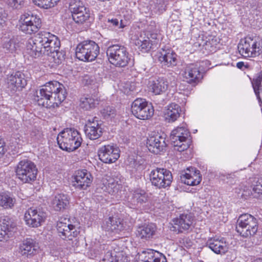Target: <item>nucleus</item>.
I'll use <instances>...</instances> for the list:
<instances>
[{"mask_svg": "<svg viewBox=\"0 0 262 262\" xmlns=\"http://www.w3.org/2000/svg\"><path fill=\"white\" fill-rule=\"evenodd\" d=\"M41 32L45 54L49 55L52 52L59 50L60 42L57 37L49 32Z\"/></svg>", "mask_w": 262, "mask_h": 262, "instance_id": "6ab92c4d", "label": "nucleus"}, {"mask_svg": "<svg viewBox=\"0 0 262 262\" xmlns=\"http://www.w3.org/2000/svg\"><path fill=\"white\" fill-rule=\"evenodd\" d=\"M261 83L262 82V72L259 74L258 77L256 78Z\"/></svg>", "mask_w": 262, "mask_h": 262, "instance_id": "6e6d98bb", "label": "nucleus"}, {"mask_svg": "<svg viewBox=\"0 0 262 262\" xmlns=\"http://www.w3.org/2000/svg\"><path fill=\"white\" fill-rule=\"evenodd\" d=\"M101 188L104 191L117 196L119 195V193L120 192L122 188L120 179L117 176L116 178L107 177L105 180H103Z\"/></svg>", "mask_w": 262, "mask_h": 262, "instance_id": "4be33fe9", "label": "nucleus"}, {"mask_svg": "<svg viewBox=\"0 0 262 262\" xmlns=\"http://www.w3.org/2000/svg\"><path fill=\"white\" fill-rule=\"evenodd\" d=\"M194 217L191 213H183L172 220L171 231L177 233L188 232L192 227Z\"/></svg>", "mask_w": 262, "mask_h": 262, "instance_id": "f8f14e48", "label": "nucleus"}, {"mask_svg": "<svg viewBox=\"0 0 262 262\" xmlns=\"http://www.w3.org/2000/svg\"><path fill=\"white\" fill-rule=\"evenodd\" d=\"M42 32L37 34L33 38H29L26 43V51L31 56L36 58L45 54Z\"/></svg>", "mask_w": 262, "mask_h": 262, "instance_id": "4468645a", "label": "nucleus"}, {"mask_svg": "<svg viewBox=\"0 0 262 262\" xmlns=\"http://www.w3.org/2000/svg\"><path fill=\"white\" fill-rule=\"evenodd\" d=\"M180 180L188 185L195 186L200 183L202 176L199 170L194 167H189L180 176Z\"/></svg>", "mask_w": 262, "mask_h": 262, "instance_id": "412c9836", "label": "nucleus"}, {"mask_svg": "<svg viewBox=\"0 0 262 262\" xmlns=\"http://www.w3.org/2000/svg\"><path fill=\"white\" fill-rule=\"evenodd\" d=\"M206 245L216 254H225L228 250V247L224 238H220L216 236L209 238Z\"/></svg>", "mask_w": 262, "mask_h": 262, "instance_id": "c85d7f7f", "label": "nucleus"}, {"mask_svg": "<svg viewBox=\"0 0 262 262\" xmlns=\"http://www.w3.org/2000/svg\"><path fill=\"white\" fill-rule=\"evenodd\" d=\"M137 262H151V261H149V259H148V257L146 260H139V261H137Z\"/></svg>", "mask_w": 262, "mask_h": 262, "instance_id": "bf43d9fd", "label": "nucleus"}, {"mask_svg": "<svg viewBox=\"0 0 262 262\" xmlns=\"http://www.w3.org/2000/svg\"><path fill=\"white\" fill-rule=\"evenodd\" d=\"M15 203V199L8 193H0V206L5 209L12 208Z\"/></svg>", "mask_w": 262, "mask_h": 262, "instance_id": "58836bf2", "label": "nucleus"}, {"mask_svg": "<svg viewBox=\"0 0 262 262\" xmlns=\"http://www.w3.org/2000/svg\"><path fill=\"white\" fill-rule=\"evenodd\" d=\"M57 229L59 236L63 239L72 240L76 237L80 233L79 228L75 225L58 222L57 224Z\"/></svg>", "mask_w": 262, "mask_h": 262, "instance_id": "aec40b11", "label": "nucleus"}, {"mask_svg": "<svg viewBox=\"0 0 262 262\" xmlns=\"http://www.w3.org/2000/svg\"><path fill=\"white\" fill-rule=\"evenodd\" d=\"M7 3L10 7L19 9L24 6L25 0H8Z\"/></svg>", "mask_w": 262, "mask_h": 262, "instance_id": "49530a36", "label": "nucleus"}, {"mask_svg": "<svg viewBox=\"0 0 262 262\" xmlns=\"http://www.w3.org/2000/svg\"><path fill=\"white\" fill-rule=\"evenodd\" d=\"M107 231L119 233L125 229L122 220L116 217H109L106 220L103 226Z\"/></svg>", "mask_w": 262, "mask_h": 262, "instance_id": "c756f323", "label": "nucleus"}, {"mask_svg": "<svg viewBox=\"0 0 262 262\" xmlns=\"http://www.w3.org/2000/svg\"><path fill=\"white\" fill-rule=\"evenodd\" d=\"M84 132L88 138L91 140H95L101 136L102 128L98 121L95 118H93L92 121L89 120L85 125Z\"/></svg>", "mask_w": 262, "mask_h": 262, "instance_id": "393cba45", "label": "nucleus"}, {"mask_svg": "<svg viewBox=\"0 0 262 262\" xmlns=\"http://www.w3.org/2000/svg\"><path fill=\"white\" fill-rule=\"evenodd\" d=\"M82 140L79 133L72 128L64 129L57 137L59 147L68 151H73L77 149L81 145Z\"/></svg>", "mask_w": 262, "mask_h": 262, "instance_id": "f03ea898", "label": "nucleus"}, {"mask_svg": "<svg viewBox=\"0 0 262 262\" xmlns=\"http://www.w3.org/2000/svg\"><path fill=\"white\" fill-rule=\"evenodd\" d=\"M170 140L174 149L180 152L186 150L191 143L190 133L184 126L177 127L171 131Z\"/></svg>", "mask_w": 262, "mask_h": 262, "instance_id": "423d86ee", "label": "nucleus"}, {"mask_svg": "<svg viewBox=\"0 0 262 262\" xmlns=\"http://www.w3.org/2000/svg\"><path fill=\"white\" fill-rule=\"evenodd\" d=\"M115 113V110L112 107L109 106L104 108L101 111L102 115L105 118L113 116Z\"/></svg>", "mask_w": 262, "mask_h": 262, "instance_id": "8fccbe9b", "label": "nucleus"}, {"mask_svg": "<svg viewBox=\"0 0 262 262\" xmlns=\"http://www.w3.org/2000/svg\"><path fill=\"white\" fill-rule=\"evenodd\" d=\"M254 262H262V259H257Z\"/></svg>", "mask_w": 262, "mask_h": 262, "instance_id": "052dcab7", "label": "nucleus"}, {"mask_svg": "<svg viewBox=\"0 0 262 262\" xmlns=\"http://www.w3.org/2000/svg\"><path fill=\"white\" fill-rule=\"evenodd\" d=\"M45 213L40 211L31 207L25 212L24 220L27 225L32 227L40 226L45 221Z\"/></svg>", "mask_w": 262, "mask_h": 262, "instance_id": "a211bd4d", "label": "nucleus"}, {"mask_svg": "<svg viewBox=\"0 0 262 262\" xmlns=\"http://www.w3.org/2000/svg\"><path fill=\"white\" fill-rule=\"evenodd\" d=\"M69 203V196L67 194L60 193L53 196L50 204L55 211H63L68 208Z\"/></svg>", "mask_w": 262, "mask_h": 262, "instance_id": "bb28decb", "label": "nucleus"}, {"mask_svg": "<svg viewBox=\"0 0 262 262\" xmlns=\"http://www.w3.org/2000/svg\"><path fill=\"white\" fill-rule=\"evenodd\" d=\"M258 229V220L253 215L245 213L241 215L237 221L236 231L244 237L254 235Z\"/></svg>", "mask_w": 262, "mask_h": 262, "instance_id": "20e7f679", "label": "nucleus"}, {"mask_svg": "<svg viewBox=\"0 0 262 262\" xmlns=\"http://www.w3.org/2000/svg\"><path fill=\"white\" fill-rule=\"evenodd\" d=\"M22 38L20 36H13L11 38H4L3 40L2 48L6 53H15L20 49Z\"/></svg>", "mask_w": 262, "mask_h": 262, "instance_id": "a878e982", "label": "nucleus"}, {"mask_svg": "<svg viewBox=\"0 0 262 262\" xmlns=\"http://www.w3.org/2000/svg\"><path fill=\"white\" fill-rule=\"evenodd\" d=\"M245 66L244 63L243 62H238L236 63V67L239 69H242V68Z\"/></svg>", "mask_w": 262, "mask_h": 262, "instance_id": "5fc2aeb1", "label": "nucleus"}, {"mask_svg": "<svg viewBox=\"0 0 262 262\" xmlns=\"http://www.w3.org/2000/svg\"><path fill=\"white\" fill-rule=\"evenodd\" d=\"M7 83L9 90L14 93L27 85V79L24 73L17 71L7 76Z\"/></svg>", "mask_w": 262, "mask_h": 262, "instance_id": "2eb2a0df", "label": "nucleus"}, {"mask_svg": "<svg viewBox=\"0 0 262 262\" xmlns=\"http://www.w3.org/2000/svg\"><path fill=\"white\" fill-rule=\"evenodd\" d=\"M16 226L7 217L0 221V241H7L12 235Z\"/></svg>", "mask_w": 262, "mask_h": 262, "instance_id": "cd10ccee", "label": "nucleus"}, {"mask_svg": "<svg viewBox=\"0 0 262 262\" xmlns=\"http://www.w3.org/2000/svg\"><path fill=\"white\" fill-rule=\"evenodd\" d=\"M184 77L189 83L199 81L203 78V74L200 71L199 65L198 63L187 65L185 69Z\"/></svg>", "mask_w": 262, "mask_h": 262, "instance_id": "b1692460", "label": "nucleus"}, {"mask_svg": "<svg viewBox=\"0 0 262 262\" xmlns=\"http://www.w3.org/2000/svg\"><path fill=\"white\" fill-rule=\"evenodd\" d=\"M253 191L259 194H262V179L258 180L254 186Z\"/></svg>", "mask_w": 262, "mask_h": 262, "instance_id": "603ef678", "label": "nucleus"}, {"mask_svg": "<svg viewBox=\"0 0 262 262\" xmlns=\"http://www.w3.org/2000/svg\"><path fill=\"white\" fill-rule=\"evenodd\" d=\"M99 51V47L95 41L85 40L77 45L76 56L81 61H92L97 58Z\"/></svg>", "mask_w": 262, "mask_h": 262, "instance_id": "39448f33", "label": "nucleus"}, {"mask_svg": "<svg viewBox=\"0 0 262 262\" xmlns=\"http://www.w3.org/2000/svg\"><path fill=\"white\" fill-rule=\"evenodd\" d=\"M48 55L49 56L51 59H53V61L55 64H59L64 60L65 54L63 52L57 50L50 53V54Z\"/></svg>", "mask_w": 262, "mask_h": 262, "instance_id": "37998d69", "label": "nucleus"}, {"mask_svg": "<svg viewBox=\"0 0 262 262\" xmlns=\"http://www.w3.org/2000/svg\"><path fill=\"white\" fill-rule=\"evenodd\" d=\"M164 174L161 179V181H163L162 182V188L169 186L172 181V176L169 170L166 169L165 170H164Z\"/></svg>", "mask_w": 262, "mask_h": 262, "instance_id": "c03bdc74", "label": "nucleus"}, {"mask_svg": "<svg viewBox=\"0 0 262 262\" xmlns=\"http://www.w3.org/2000/svg\"><path fill=\"white\" fill-rule=\"evenodd\" d=\"M156 231L154 224H144L139 226L137 230V236L141 239H148L152 237Z\"/></svg>", "mask_w": 262, "mask_h": 262, "instance_id": "f704fd0d", "label": "nucleus"}, {"mask_svg": "<svg viewBox=\"0 0 262 262\" xmlns=\"http://www.w3.org/2000/svg\"><path fill=\"white\" fill-rule=\"evenodd\" d=\"M6 14L3 9H0V27L3 26L6 19Z\"/></svg>", "mask_w": 262, "mask_h": 262, "instance_id": "864d4df0", "label": "nucleus"}, {"mask_svg": "<svg viewBox=\"0 0 262 262\" xmlns=\"http://www.w3.org/2000/svg\"><path fill=\"white\" fill-rule=\"evenodd\" d=\"M238 50L241 55L245 57H256L262 53V42L257 38L246 37L241 40Z\"/></svg>", "mask_w": 262, "mask_h": 262, "instance_id": "1a4fd4ad", "label": "nucleus"}, {"mask_svg": "<svg viewBox=\"0 0 262 262\" xmlns=\"http://www.w3.org/2000/svg\"><path fill=\"white\" fill-rule=\"evenodd\" d=\"M152 26L148 27L144 33L145 36L141 34L139 37L134 39L135 45L143 52L148 51L151 46L156 43L158 30Z\"/></svg>", "mask_w": 262, "mask_h": 262, "instance_id": "9b49d317", "label": "nucleus"}, {"mask_svg": "<svg viewBox=\"0 0 262 262\" xmlns=\"http://www.w3.org/2000/svg\"><path fill=\"white\" fill-rule=\"evenodd\" d=\"M41 27V20L37 15L26 13L20 16L18 29L24 33L32 35L38 32Z\"/></svg>", "mask_w": 262, "mask_h": 262, "instance_id": "6e6552de", "label": "nucleus"}, {"mask_svg": "<svg viewBox=\"0 0 262 262\" xmlns=\"http://www.w3.org/2000/svg\"><path fill=\"white\" fill-rule=\"evenodd\" d=\"M105 259H107L108 262H127L126 256H123L122 253L117 254L108 252L105 255Z\"/></svg>", "mask_w": 262, "mask_h": 262, "instance_id": "ea45409f", "label": "nucleus"}, {"mask_svg": "<svg viewBox=\"0 0 262 262\" xmlns=\"http://www.w3.org/2000/svg\"><path fill=\"white\" fill-rule=\"evenodd\" d=\"M65 98L63 85L54 81L47 83L37 91L35 100L39 105L51 108L58 107Z\"/></svg>", "mask_w": 262, "mask_h": 262, "instance_id": "f257e3e1", "label": "nucleus"}, {"mask_svg": "<svg viewBox=\"0 0 262 262\" xmlns=\"http://www.w3.org/2000/svg\"><path fill=\"white\" fill-rule=\"evenodd\" d=\"M106 55L110 62L116 67H125L131 60L127 48L120 44L109 46L106 50Z\"/></svg>", "mask_w": 262, "mask_h": 262, "instance_id": "7ed1b4c3", "label": "nucleus"}, {"mask_svg": "<svg viewBox=\"0 0 262 262\" xmlns=\"http://www.w3.org/2000/svg\"><path fill=\"white\" fill-rule=\"evenodd\" d=\"M168 87V81L164 77L155 78L149 82V89L155 95H160L165 92Z\"/></svg>", "mask_w": 262, "mask_h": 262, "instance_id": "7c9ffc66", "label": "nucleus"}, {"mask_svg": "<svg viewBox=\"0 0 262 262\" xmlns=\"http://www.w3.org/2000/svg\"><path fill=\"white\" fill-rule=\"evenodd\" d=\"M72 13L73 20L78 24L81 25L86 23L90 18L89 9L80 1L71 2L70 5Z\"/></svg>", "mask_w": 262, "mask_h": 262, "instance_id": "ddd939ff", "label": "nucleus"}, {"mask_svg": "<svg viewBox=\"0 0 262 262\" xmlns=\"http://www.w3.org/2000/svg\"><path fill=\"white\" fill-rule=\"evenodd\" d=\"M147 254L148 259H149V261L151 262H161L162 256H165L162 253L151 249L149 250Z\"/></svg>", "mask_w": 262, "mask_h": 262, "instance_id": "a18cd8bd", "label": "nucleus"}, {"mask_svg": "<svg viewBox=\"0 0 262 262\" xmlns=\"http://www.w3.org/2000/svg\"><path fill=\"white\" fill-rule=\"evenodd\" d=\"M97 104L98 100L89 95L82 97L80 100V106L85 110L93 108L95 107Z\"/></svg>", "mask_w": 262, "mask_h": 262, "instance_id": "4c0bfd02", "label": "nucleus"}, {"mask_svg": "<svg viewBox=\"0 0 262 262\" xmlns=\"http://www.w3.org/2000/svg\"><path fill=\"white\" fill-rule=\"evenodd\" d=\"M161 262H167V260H166L165 256H162V261Z\"/></svg>", "mask_w": 262, "mask_h": 262, "instance_id": "13d9d810", "label": "nucleus"}, {"mask_svg": "<svg viewBox=\"0 0 262 262\" xmlns=\"http://www.w3.org/2000/svg\"><path fill=\"white\" fill-rule=\"evenodd\" d=\"M60 0H32L36 6L44 9L53 7Z\"/></svg>", "mask_w": 262, "mask_h": 262, "instance_id": "a19ab883", "label": "nucleus"}, {"mask_svg": "<svg viewBox=\"0 0 262 262\" xmlns=\"http://www.w3.org/2000/svg\"><path fill=\"white\" fill-rule=\"evenodd\" d=\"M165 168H157L151 171L149 174L150 181L152 185L157 187L158 188H162V182L161 181L164 173V170Z\"/></svg>", "mask_w": 262, "mask_h": 262, "instance_id": "e433bc0d", "label": "nucleus"}, {"mask_svg": "<svg viewBox=\"0 0 262 262\" xmlns=\"http://www.w3.org/2000/svg\"><path fill=\"white\" fill-rule=\"evenodd\" d=\"M148 201V195L144 190H135L130 198V202L134 206L141 205Z\"/></svg>", "mask_w": 262, "mask_h": 262, "instance_id": "c9c22d12", "label": "nucleus"}, {"mask_svg": "<svg viewBox=\"0 0 262 262\" xmlns=\"http://www.w3.org/2000/svg\"><path fill=\"white\" fill-rule=\"evenodd\" d=\"M38 250V246L32 239H27L20 246L19 253L22 256L31 257L36 254Z\"/></svg>", "mask_w": 262, "mask_h": 262, "instance_id": "2f4dec72", "label": "nucleus"}, {"mask_svg": "<svg viewBox=\"0 0 262 262\" xmlns=\"http://www.w3.org/2000/svg\"><path fill=\"white\" fill-rule=\"evenodd\" d=\"M124 93L128 94L130 92L136 91L135 83L134 82H127L125 84Z\"/></svg>", "mask_w": 262, "mask_h": 262, "instance_id": "3c124183", "label": "nucleus"}, {"mask_svg": "<svg viewBox=\"0 0 262 262\" xmlns=\"http://www.w3.org/2000/svg\"><path fill=\"white\" fill-rule=\"evenodd\" d=\"M165 135L159 134L150 137L147 139L146 146L148 150L155 154H158L166 146Z\"/></svg>", "mask_w": 262, "mask_h": 262, "instance_id": "5701e85b", "label": "nucleus"}, {"mask_svg": "<svg viewBox=\"0 0 262 262\" xmlns=\"http://www.w3.org/2000/svg\"><path fill=\"white\" fill-rule=\"evenodd\" d=\"M107 26L111 29L116 31H119V29H122L124 25L122 24V20L119 21L117 18L108 19L107 21Z\"/></svg>", "mask_w": 262, "mask_h": 262, "instance_id": "79ce46f5", "label": "nucleus"}, {"mask_svg": "<svg viewBox=\"0 0 262 262\" xmlns=\"http://www.w3.org/2000/svg\"><path fill=\"white\" fill-rule=\"evenodd\" d=\"M99 159L105 163H112L120 157L118 147L113 145L102 146L98 150Z\"/></svg>", "mask_w": 262, "mask_h": 262, "instance_id": "dca6fc26", "label": "nucleus"}, {"mask_svg": "<svg viewBox=\"0 0 262 262\" xmlns=\"http://www.w3.org/2000/svg\"><path fill=\"white\" fill-rule=\"evenodd\" d=\"M42 137V133L41 131L36 129H32L30 133V138L32 141L39 140Z\"/></svg>", "mask_w": 262, "mask_h": 262, "instance_id": "09e8293b", "label": "nucleus"}, {"mask_svg": "<svg viewBox=\"0 0 262 262\" xmlns=\"http://www.w3.org/2000/svg\"><path fill=\"white\" fill-rule=\"evenodd\" d=\"M252 84L257 98L259 99V89L261 85V83L259 80H258L257 78H255L253 79L252 81Z\"/></svg>", "mask_w": 262, "mask_h": 262, "instance_id": "de8ad7c7", "label": "nucleus"}, {"mask_svg": "<svg viewBox=\"0 0 262 262\" xmlns=\"http://www.w3.org/2000/svg\"><path fill=\"white\" fill-rule=\"evenodd\" d=\"M93 180L91 174L86 169L78 170L73 176L72 185L76 189L85 190Z\"/></svg>", "mask_w": 262, "mask_h": 262, "instance_id": "f3484780", "label": "nucleus"}, {"mask_svg": "<svg viewBox=\"0 0 262 262\" xmlns=\"http://www.w3.org/2000/svg\"><path fill=\"white\" fill-rule=\"evenodd\" d=\"M37 169L34 163L28 159L21 160L16 168V174L24 183H30L36 180Z\"/></svg>", "mask_w": 262, "mask_h": 262, "instance_id": "0eeeda50", "label": "nucleus"}, {"mask_svg": "<svg viewBox=\"0 0 262 262\" xmlns=\"http://www.w3.org/2000/svg\"><path fill=\"white\" fill-rule=\"evenodd\" d=\"M158 9L162 11L163 10H165V6L162 5L161 7H159Z\"/></svg>", "mask_w": 262, "mask_h": 262, "instance_id": "4d7b16f0", "label": "nucleus"}, {"mask_svg": "<svg viewBox=\"0 0 262 262\" xmlns=\"http://www.w3.org/2000/svg\"><path fill=\"white\" fill-rule=\"evenodd\" d=\"M181 112V109L178 104L171 103L165 110L164 113L165 120L169 123L173 122L180 117Z\"/></svg>", "mask_w": 262, "mask_h": 262, "instance_id": "72a5a7b5", "label": "nucleus"}, {"mask_svg": "<svg viewBox=\"0 0 262 262\" xmlns=\"http://www.w3.org/2000/svg\"><path fill=\"white\" fill-rule=\"evenodd\" d=\"M160 55L159 57V61L164 66H166L168 67H173L177 65V55L171 50H168L166 51L163 50L160 53Z\"/></svg>", "mask_w": 262, "mask_h": 262, "instance_id": "473e14b6", "label": "nucleus"}, {"mask_svg": "<svg viewBox=\"0 0 262 262\" xmlns=\"http://www.w3.org/2000/svg\"><path fill=\"white\" fill-rule=\"evenodd\" d=\"M131 111L136 118L141 120L149 119L154 113L152 106L141 98H138L134 101L132 104Z\"/></svg>", "mask_w": 262, "mask_h": 262, "instance_id": "9d476101", "label": "nucleus"}]
</instances>
